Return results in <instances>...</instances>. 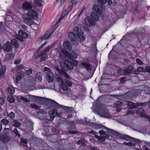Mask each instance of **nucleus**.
Masks as SVG:
<instances>
[{
    "label": "nucleus",
    "instance_id": "obj_5",
    "mask_svg": "<svg viewBox=\"0 0 150 150\" xmlns=\"http://www.w3.org/2000/svg\"><path fill=\"white\" fill-rule=\"evenodd\" d=\"M73 32L76 34V38H79L81 42H83L85 40V37L83 35V33L79 30L78 27H75L74 28Z\"/></svg>",
    "mask_w": 150,
    "mask_h": 150
},
{
    "label": "nucleus",
    "instance_id": "obj_25",
    "mask_svg": "<svg viewBox=\"0 0 150 150\" xmlns=\"http://www.w3.org/2000/svg\"><path fill=\"white\" fill-rule=\"evenodd\" d=\"M81 64L88 70H91L92 69V66L88 63L83 62Z\"/></svg>",
    "mask_w": 150,
    "mask_h": 150
},
{
    "label": "nucleus",
    "instance_id": "obj_23",
    "mask_svg": "<svg viewBox=\"0 0 150 150\" xmlns=\"http://www.w3.org/2000/svg\"><path fill=\"white\" fill-rule=\"evenodd\" d=\"M136 112L139 114L141 116H145V111L144 109L142 108H140L137 109Z\"/></svg>",
    "mask_w": 150,
    "mask_h": 150
},
{
    "label": "nucleus",
    "instance_id": "obj_59",
    "mask_svg": "<svg viewBox=\"0 0 150 150\" xmlns=\"http://www.w3.org/2000/svg\"><path fill=\"white\" fill-rule=\"evenodd\" d=\"M4 99L2 97H0V104L2 105L4 104Z\"/></svg>",
    "mask_w": 150,
    "mask_h": 150
},
{
    "label": "nucleus",
    "instance_id": "obj_10",
    "mask_svg": "<svg viewBox=\"0 0 150 150\" xmlns=\"http://www.w3.org/2000/svg\"><path fill=\"white\" fill-rule=\"evenodd\" d=\"M10 139V137L7 134H1L0 135V140L4 143H8Z\"/></svg>",
    "mask_w": 150,
    "mask_h": 150
},
{
    "label": "nucleus",
    "instance_id": "obj_42",
    "mask_svg": "<svg viewBox=\"0 0 150 150\" xmlns=\"http://www.w3.org/2000/svg\"><path fill=\"white\" fill-rule=\"evenodd\" d=\"M61 87L62 89L64 91H66L67 89V87L65 84L62 82L61 84Z\"/></svg>",
    "mask_w": 150,
    "mask_h": 150
},
{
    "label": "nucleus",
    "instance_id": "obj_32",
    "mask_svg": "<svg viewBox=\"0 0 150 150\" xmlns=\"http://www.w3.org/2000/svg\"><path fill=\"white\" fill-rule=\"evenodd\" d=\"M70 57L71 56L73 59H76L78 56V55L74 51H72L71 52Z\"/></svg>",
    "mask_w": 150,
    "mask_h": 150
},
{
    "label": "nucleus",
    "instance_id": "obj_1",
    "mask_svg": "<svg viewBox=\"0 0 150 150\" xmlns=\"http://www.w3.org/2000/svg\"><path fill=\"white\" fill-rule=\"evenodd\" d=\"M77 62L75 60H73L70 57L68 58V60H66L64 62H61L60 65L62 69L66 71H68L69 69H72L74 66H77Z\"/></svg>",
    "mask_w": 150,
    "mask_h": 150
},
{
    "label": "nucleus",
    "instance_id": "obj_28",
    "mask_svg": "<svg viewBox=\"0 0 150 150\" xmlns=\"http://www.w3.org/2000/svg\"><path fill=\"white\" fill-rule=\"evenodd\" d=\"M7 100L10 103H12L15 102V99L11 95L8 96L7 97Z\"/></svg>",
    "mask_w": 150,
    "mask_h": 150
},
{
    "label": "nucleus",
    "instance_id": "obj_3",
    "mask_svg": "<svg viewBox=\"0 0 150 150\" xmlns=\"http://www.w3.org/2000/svg\"><path fill=\"white\" fill-rule=\"evenodd\" d=\"M91 16L93 20L89 17L85 18V23L88 26L95 25L96 23L95 21H98L99 19L97 14L94 12H92L91 13Z\"/></svg>",
    "mask_w": 150,
    "mask_h": 150
},
{
    "label": "nucleus",
    "instance_id": "obj_57",
    "mask_svg": "<svg viewBox=\"0 0 150 150\" xmlns=\"http://www.w3.org/2000/svg\"><path fill=\"white\" fill-rule=\"evenodd\" d=\"M145 71L149 73H150V67H146L145 68Z\"/></svg>",
    "mask_w": 150,
    "mask_h": 150
},
{
    "label": "nucleus",
    "instance_id": "obj_7",
    "mask_svg": "<svg viewBox=\"0 0 150 150\" xmlns=\"http://www.w3.org/2000/svg\"><path fill=\"white\" fill-rule=\"evenodd\" d=\"M52 47V46H49L45 48L41 52L40 56L41 57L40 61H43L46 60L47 58L46 53L49 52Z\"/></svg>",
    "mask_w": 150,
    "mask_h": 150
},
{
    "label": "nucleus",
    "instance_id": "obj_15",
    "mask_svg": "<svg viewBox=\"0 0 150 150\" xmlns=\"http://www.w3.org/2000/svg\"><path fill=\"white\" fill-rule=\"evenodd\" d=\"M17 100L18 101H20L21 100L27 103L30 101V100L28 98V95L26 96V97H23L21 96H19L17 98Z\"/></svg>",
    "mask_w": 150,
    "mask_h": 150
},
{
    "label": "nucleus",
    "instance_id": "obj_51",
    "mask_svg": "<svg viewBox=\"0 0 150 150\" xmlns=\"http://www.w3.org/2000/svg\"><path fill=\"white\" fill-rule=\"evenodd\" d=\"M9 116L11 119H13L15 117V114L13 112H11L9 115Z\"/></svg>",
    "mask_w": 150,
    "mask_h": 150
},
{
    "label": "nucleus",
    "instance_id": "obj_22",
    "mask_svg": "<svg viewBox=\"0 0 150 150\" xmlns=\"http://www.w3.org/2000/svg\"><path fill=\"white\" fill-rule=\"evenodd\" d=\"M7 90L8 93L11 94H13L15 91L14 88L11 85L8 86Z\"/></svg>",
    "mask_w": 150,
    "mask_h": 150
},
{
    "label": "nucleus",
    "instance_id": "obj_29",
    "mask_svg": "<svg viewBox=\"0 0 150 150\" xmlns=\"http://www.w3.org/2000/svg\"><path fill=\"white\" fill-rule=\"evenodd\" d=\"M93 8L95 11L98 14H101L102 13V11L98 8V6H93Z\"/></svg>",
    "mask_w": 150,
    "mask_h": 150
},
{
    "label": "nucleus",
    "instance_id": "obj_52",
    "mask_svg": "<svg viewBox=\"0 0 150 150\" xmlns=\"http://www.w3.org/2000/svg\"><path fill=\"white\" fill-rule=\"evenodd\" d=\"M136 61L137 63L139 65H142L143 63V62L139 59H137Z\"/></svg>",
    "mask_w": 150,
    "mask_h": 150
},
{
    "label": "nucleus",
    "instance_id": "obj_47",
    "mask_svg": "<svg viewBox=\"0 0 150 150\" xmlns=\"http://www.w3.org/2000/svg\"><path fill=\"white\" fill-rule=\"evenodd\" d=\"M21 78V75H18L16 78V82L17 83H18L20 79Z\"/></svg>",
    "mask_w": 150,
    "mask_h": 150
},
{
    "label": "nucleus",
    "instance_id": "obj_17",
    "mask_svg": "<svg viewBox=\"0 0 150 150\" xmlns=\"http://www.w3.org/2000/svg\"><path fill=\"white\" fill-rule=\"evenodd\" d=\"M70 57V54L67 51H65L63 52L62 53H61L60 54V57L63 60L65 59L66 57H68V58H69Z\"/></svg>",
    "mask_w": 150,
    "mask_h": 150
},
{
    "label": "nucleus",
    "instance_id": "obj_6",
    "mask_svg": "<svg viewBox=\"0 0 150 150\" xmlns=\"http://www.w3.org/2000/svg\"><path fill=\"white\" fill-rule=\"evenodd\" d=\"M44 70L46 72L47 74V79L49 82H51L54 79V75L53 73L51 71V69L47 67L44 68Z\"/></svg>",
    "mask_w": 150,
    "mask_h": 150
},
{
    "label": "nucleus",
    "instance_id": "obj_55",
    "mask_svg": "<svg viewBox=\"0 0 150 150\" xmlns=\"http://www.w3.org/2000/svg\"><path fill=\"white\" fill-rule=\"evenodd\" d=\"M42 113L43 114H47V112L44 111L42 110H40V111L38 112V114L39 115H40V114Z\"/></svg>",
    "mask_w": 150,
    "mask_h": 150
},
{
    "label": "nucleus",
    "instance_id": "obj_44",
    "mask_svg": "<svg viewBox=\"0 0 150 150\" xmlns=\"http://www.w3.org/2000/svg\"><path fill=\"white\" fill-rule=\"evenodd\" d=\"M13 132L16 134V136L18 137H20V134L18 132L17 129L16 128H15L14 130L13 131Z\"/></svg>",
    "mask_w": 150,
    "mask_h": 150
},
{
    "label": "nucleus",
    "instance_id": "obj_30",
    "mask_svg": "<svg viewBox=\"0 0 150 150\" xmlns=\"http://www.w3.org/2000/svg\"><path fill=\"white\" fill-rule=\"evenodd\" d=\"M122 139H126V141H130L133 139V138L130 137L129 136L126 135H122L121 137Z\"/></svg>",
    "mask_w": 150,
    "mask_h": 150
},
{
    "label": "nucleus",
    "instance_id": "obj_19",
    "mask_svg": "<svg viewBox=\"0 0 150 150\" xmlns=\"http://www.w3.org/2000/svg\"><path fill=\"white\" fill-rule=\"evenodd\" d=\"M100 115L101 117L106 118H109L111 116L109 113V112L107 110H104L103 112H101Z\"/></svg>",
    "mask_w": 150,
    "mask_h": 150
},
{
    "label": "nucleus",
    "instance_id": "obj_24",
    "mask_svg": "<svg viewBox=\"0 0 150 150\" xmlns=\"http://www.w3.org/2000/svg\"><path fill=\"white\" fill-rule=\"evenodd\" d=\"M11 43L15 47H18L19 46L18 40L17 39H13L11 40Z\"/></svg>",
    "mask_w": 150,
    "mask_h": 150
},
{
    "label": "nucleus",
    "instance_id": "obj_61",
    "mask_svg": "<svg viewBox=\"0 0 150 150\" xmlns=\"http://www.w3.org/2000/svg\"><path fill=\"white\" fill-rule=\"evenodd\" d=\"M32 73V70L31 69H29L26 71V73L28 75H30Z\"/></svg>",
    "mask_w": 150,
    "mask_h": 150
},
{
    "label": "nucleus",
    "instance_id": "obj_64",
    "mask_svg": "<svg viewBox=\"0 0 150 150\" xmlns=\"http://www.w3.org/2000/svg\"><path fill=\"white\" fill-rule=\"evenodd\" d=\"M57 112V110L56 109H54L52 110V114L56 115Z\"/></svg>",
    "mask_w": 150,
    "mask_h": 150
},
{
    "label": "nucleus",
    "instance_id": "obj_14",
    "mask_svg": "<svg viewBox=\"0 0 150 150\" xmlns=\"http://www.w3.org/2000/svg\"><path fill=\"white\" fill-rule=\"evenodd\" d=\"M127 93H125V94L123 95H112V96L117 99L121 100H124L127 98H128L127 97Z\"/></svg>",
    "mask_w": 150,
    "mask_h": 150
},
{
    "label": "nucleus",
    "instance_id": "obj_18",
    "mask_svg": "<svg viewBox=\"0 0 150 150\" xmlns=\"http://www.w3.org/2000/svg\"><path fill=\"white\" fill-rule=\"evenodd\" d=\"M63 46L66 49H67L69 50L71 49L72 45L70 42L68 41H66L63 43Z\"/></svg>",
    "mask_w": 150,
    "mask_h": 150
},
{
    "label": "nucleus",
    "instance_id": "obj_38",
    "mask_svg": "<svg viewBox=\"0 0 150 150\" xmlns=\"http://www.w3.org/2000/svg\"><path fill=\"white\" fill-rule=\"evenodd\" d=\"M63 69V71H62V73H61V74H62L66 78L69 79V75L67 73L65 72L66 71H64L63 69Z\"/></svg>",
    "mask_w": 150,
    "mask_h": 150
},
{
    "label": "nucleus",
    "instance_id": "obj_63",
    "mask_svg": "<svg viewBox=\"0 0 150 150\" xmlns=\"http://www.w3.org/2000/svg\"><path fill=\"white\" fill-rule=\"evenodd\" d=\"M127 145L129 146H135V145L134 144L132 143L131 142H128Z\"/></svg>",
    "mask_w": 150,
    "mask_h": 150
},
{
    "label": "nucleus",
    "instance_id": "obj_41",
    "mask_svg": "<svg viewBox=\"0 0 150 150\" xmlns=\"http://www.w3.org/2000/svg\"><path fill=\"white\" fill-rule=\"evenodd\" d=\"M122 102L117 101L115 103L114 105L115 107H120L122 106Z\"/></svg>",
    "mask_w": 150,
    "mask_h": 150
},
{
    "label": "nucleus",
    "instance_id": "obj_50",
    "mask_svg": "<svg viewBox=\"0 0 150 150\" xmlns=\"http://www.w3.org/2000/svg\"><path fill=\"white\" fill-rule=\"evenodd\" d=\"M11 131V129L8 128H5L4 130V132L6 133V134H8Z\"/></svg>",
    "mask_w": 150,
    "mask_h": 150
},
{
    "label": "nucleus",
    "instance_id": "obj_35",
    "mask_svg": "<svg viewBox=\"0 0 150 150\" xmlns=\"http://www.w3.org/2000/svg\"><path fill=\"white\" fill-rule=\"evenodd\" d=\"M54 103H53V105L55 106L56 108H62V107H64L65 106H62L60 104H59L58 103L52 100H51Z\"/></svg>",
    "mask_w": 150,
    "mask_h": 150
},
{
    "label": "nucleus",
    "instance_id": "obj_26",
    "mask_svg": "<svg viewBox=\"0 0 150 150\" xmlns=\"http://www.w3.org/2000/svg\"><path fill=\"white\" fill-rule=\"evenodd\" d=\"M11 124L12 125L16 127H18L21 125L20 122L16 120H13L11 122Z\"/></svg>",
    "mask_w": 150,
    "mask_h": 150
},
{
    "label": "nucleus",
    "instance_id": "obj_9",
    "mask_svg": "<svg viewBox=\"0 0 150 150\" xmlns=\"http://www.w3.org/2000/svg\"><path fill=\"white\" fill-rule=\"evenodd\" d=\"M3 48L4 50L6 51L11 52L13 50V46L11 42H7L4 44Z\"/></svg>",
    "mask_w": 150,
    "mask_h": 150
},
{
    "label": "nucleus",
    "instance_id": "obj_4",
    "mask_svg": "<svg viewBox=\"0 0 150 150\" xmlns=\"http://www.w3.org/2000/svg\"><path fill=\"white\" fill-rule=\"evenodd\" d=\"M99 133L100 134V136L95 135V137L98 139V141L100 143H103L105 141L106 139L109 137V135L107 134L106 132L102 130H100Z\"/></svg>",
    "mask_w": 150,
    "mask_h": 150
},
{
    "label": "nucleus",
    "instance_id": "obj_45",
    "mask_svg": "<svg viewBox=\"0 0 150 150\" xmlns=\"http://www.w3.org/2000/svg\"><path fill=\"white\" fill-rule=\"evenodd\" d=\"M137 71L139 72H142L145 71V69L142 67L138 68L137 69Z\"/></svg>",
    "mask_w": 150,
    "mask_h": 150
},
{
    "label": "nucleus",
    "instance_id": "obj_53",
    "mask_svg": "<svg viewBox=\"0 0 150 150\" xmlns=\"http://www.w3.org/2000/svg\"><path fill=\"white\" fill-rule=\"evenodd\" d=\"M123 71L124 70H123L120 69H119L117 71V73L120 75H124Z\"/></svg>",
    "mask_w": 150,
    "mask_h": 150
},
{
    "label": "nucleus",
    "instance_id": "obj_31",
    "mask_svg": "<svg viewBox=\"0 0 150 150\" xmlns=\"http://www.w3.org/2000/svg\"><path fill=\"white\" fill-rule=\"evenodd\" d=\"M36 79H38L39 81H41L42 79V74L40 72L37 73L36 75Z\"/></svg>",
    "mask_w": 150,
    "mask_h": 150
},
{
    "label": "nucleus",
    "instance_id": "obj_11",
    "mask_svg": "<svg viewBox=\"0 0 150 150\" xmlns=\"http://www.w3.org/2000/svg\"><path fill=\"white\" fill-rule=\"evenodd\" d=\"M54 32V30H52V32H47L45 33V34L42 37H40L39 38V40H45L48 39L50 38Z\"/></svg>",
    "mask_w": 150,
    "mask_h": 150
},
{
    "label": "nucleus",
    "instance_id": "obj_49",
    "mask_svg": "<svg viewBox=\"0 0 150 150\" xmlns=\"http://www.w3.org/2000/svg\"><path fill=\"white\" fill-rule=\"evenodd\" d=\"M98 1L101 5H103L106 3V0H98Z\"/></svg>",
    "mask_w": 150,
    "mask_h": 150
},
{
    "label": "nucleus",
    "instance_id": "obj_54",
    "mask_svg": "<svg viewBox=\"0 0 150 150\" xmlns=\"http://www.w3.org/2000/svg\"><path fill=\"white\" fill-rule=\"evenodd\" d=\"M78 0H71V3L74 6L78 3Z\"/></svg>",
    "mask_w": 150,
    "mask_h": 150
},
{
    "label": "nucleus",
    "instance_id": "obj_56",
    "mask_svg": "<svg viewBox=\"0 0 150 150\" xmlns=\"http://www.w3.org/2000/svg\"><path fill=\"white\" fill-rule=\"evenodd\" d=\"M66 84L69 86L70 87L72 85L71 83L69 81L66 80L65 81Z\"/></svg>",
    "mask_w": 150,
    "mask_h": 150
},
{
    "label": "nucleus",
    "instance_id": "obj_13",
    "mask_svg": "<svg viewBox=\"0 0 150 150\" xmlns=\"http://www.w3.org/2000/svg\"><path fill=\"white\" fill-rule=\"evenodd\" d=\"M32 7L31 4L28 2H25L23 4L22 8L24 10L30 9Z\"/></svg>",
    "mask_w": 150,
    "mask_h": 150
},
{
    "label": "nucleus",
    "instance_id": "obj_40",
    "mask_svg": "<svg viewBox=\"0 0 150 150\" xmlns=\"http://www.w3.org/2000/svg\"><path fill=\"white\" fill-rule=\"evenodd\" d=\"M67 13V11L66 10L64 11V12L62 13L61 16L59 18V21L61 20L63 17L65 16Z\"/></svg>",
    "mask_w": 150,
    "mask_h": 150
},
{
    "label": "nucleus",
    "instance_id": "obj_8",
    "mask_svg": "<svg viewBox=\"0 0 150 150\" xmlns=\"http://www.w3.org/2000/svg\"><path fill=\"white\" fill-rule=\"evenodd\" d=\"M144 105H147L148 104V103H134L131 102H127L126 105H128L129 108H136V106H139Z\"/></svg>",
    "mask_w": 150,
    "mask_h": 150
},
{
    "label": "nucleus",
    "instance_id": "obj_16",
    "mask_svg": "<svg viewBox=\"0 0 150 150\" xmlns=\"http://www.w3.org/2000/svg\"><path fill=\"white\" fill-rule=\"evenodd\" d=\"M133 70V68L132 66H129L127 68L124 70V75H126L131 73Z\"/></svg>",
    "mask_w": 150,
    "mask_h": 150
},
{
    "label": "nucleus",
    "instance_id": "obj_21",
    "mask_svg": "<svg viewBox=\"0 0 150 150\" xmlns=\"http://www.w3.org/2000/svg\"><path fill=\"white\" fill-rule=\"evenodd\" d=\"M6 71V67L5 66H2L0 69V78H2Z\"/></svg>",
    "mask_w": 150,
    "mask_h": 150
},
{
    "label": "nucleus",
    "instance_id": "obj_27",
    "mask_svg": "<svg viewBox=\"0 0 150 150\" xmlns=\"http://www.w3.org/2000/svg\"><path fill=\"white\" fill-rule=\"evenodd\" d=\"M86 142L85 140L82 139H81L79 140L77 142V144L79 145L81 144V146H84L86 145Z\"/></svg>",
    "mask_w": 150,
    "mask_h": 150
},
{
    "label": "nucleus",
    "instance_id": "obj_46",
    "mask_svg": "<svg viewBox=\"0 0 150 150\" xmlns=\"http://www.w3.org/2000/svg\"><path fill=\"white\" fill-rule=\"evenodd\" d=\"M51 112L49 111V113L50 114V120L51 121H53L54 120V114L52 113H50Z\"/></svg>",
    "mask_w": 150,
    "mask_h": 150
},
{
    "label": "nucleus",
    "instance_id": "obj_33",
    "mask_svg": "<svg viewBox=\"0 0 150 150\" xmlns=\"http://www.w3.org/2000/svg\"><path fill=\"white\" fill-rule=\"evenodd\" d=\"M67 112L68 113H74V111L72 107H65Z\"/></svg>",
    "mask_w": 150,
    "mask_h": 150
},
{
    "label": "nucleus",
    "instance_id": "obj_48",
    "mask_svg": "<svg viewBox=\"0 0 150 150\" xmlns=\"http://www.w3.org/2000/svg\"><path fill=\"white\" fill-rule=\"evenodd\" d=\"M126 77H122L120 78V81L121 83H124L126 81Z\"/></svg>",
    "mask_w": 150,
    "mask_h": 150
},
{
    "label": "nucleus",
    "instance_id": "obj_34",
    "mask_svg": "<svg viewBox=\"0 0 150 150\" xmlns=\"http://www.w3.org/2000/svg\"><path fill=\"white\" fill-rule=\"evenodd\" d=\"M13 59V57L11 54H7L6 55L5 60L6 61H10Z\"/></svg>",
    "mask_w": 150,
    "mask_h": 150
},
{
    "label": "nucleus",
    "instance_id": "obj_12",
    "mask_svg": "<svg viewBox=\"0 0 150 150\" xmlns=\"http://www.w3.org/2000/svg\"><path fill=\"white\" fill-rule=\"evenodd\" d=\"M68 34L69 37L72 41L73 44L76 43L75 42L76 41V34H75L74 32L73 33L71 32H68Z\"/></svg>",
    "mask_w": 150,
    "mask_h": 150
},
{
    "label": "nucleus",
    "instance_id": "obj_2",
    "mask_svg": "<svg viewBox=\"0 0 150 150\" xmlns=\"http://www.w3.org/2000/svg\"><path fill=\"white\" fill-rule=\"evenodd\" d=\"M38 16L37 12L34 10L30 9L28 10L27 13L23 15L22 17L25 23L28 24L30 23L32 20L36 19Z\"/></svg>",
    "mask_w": 150,
    "mask_h": 150
},
{
    "label": "nucleus",
    "instance_id": "obj_60",
    "mask_svg": "<svg viewBox=\"0 0 150 150\" xmlns=\"http://www.w3.org/2000/svg\"><path fill=\"white\" fill-rule=\"evenodd\" d=\"M55 68L56 70H57L59 73L60 74H61L62 73V71H63V69L61 71L59 69V68L57 66H56Z\"/></svg>",
    "mask_w": 150,
    "mask_h": 150
},
{
    "label": "nucleus",
    "instance_id": "obj_58",
    "mask_svg": "<svg viewBox=\"0 0 150 150\" xmlns=\"http://www.w3.org/2000/svg\"><path fill=\"white\" fill-rule=\"evenodd\" d=\"M134 113V110H128L126 115H129L131 114H133Z\"/></svg>",
    "mask_w": 150,
    "mask_h": 150
},
{
    "label": "nucleus",
    "instance_id": "obj_36",
    "mask_svg": "<svg viewBox=\"0 0 150 150\" xmlns=\"http://www.w3.org/2000/svg\"><path fill=\"white\" fill-rule=\"evenodd\" d=\"M27 142L28 141L26 139L23 138L21 139V143L24 146H27Z\"/></svg>",
    "mask_w": 150,
    "mask_h": 150
},
{
    "label": "nucleus",
    "instance_id": "obj_62",
    "mask_svg": "<svg viewBox=\"0 0 150 150\" xmlns=\"http://www.w3.org/2000/svg\"><path fill=\"white\" fill-rule=\"evenodd\" d=\"M20 26L23 29L26 30L27 29V27L25 25H20Z\"/></svg>",
    "mask_w": 150,
    "mask_h": 150
},
{
    "label": "nucleus",
    "instance_id": "obj_39",
    "mask_svg": "<svg viewBox=\"0 0 150 150\" xmlns=\"http://www.w3.org/2000/svg\"><path fill=\"white\" fill-rule=\"evenodd\" d=\"M1 121L2 123L5 125H7L9 122V121L8 120L4 118L2 119Z\"/></svg>",
    "mask_w": 150,
    "mask_h": 150
},
{
    "label": "nucleus",
    "instance_id": "obj_20",
    "mask_svg": "<svg viewBox=\"0 0 150 150\" xmlns=\"http://www.w3.org/2000/svg\"><path fill=\"white\" fill-rule=\"evenodd\" d=\"M18 35L21 38H28V35L25 33L24 32L21 30H20L18 31Z\"/></svg>",
    "mask_w": 150,
    "mask_h": 150
},
{
    "label": "nucleus",
    "instance_id": "obj_43",
    "mask_svg": "<svg viewBox=\"0 0 150 150\" xmlns=\"http://www.w3.org/2000/svg\"><path fill=\"white\" fill-rule=\"evenodd\" d=\"M31 108L36 109H39L40 108V107L36 105L35 104H33L30 105Z\"/></svg>",
    "mask_w": 150,
    "mask_h": 150
},
{
    "label": "nucleus",
    "instance_id": "obj_37",
    "mask_svg": "<svg viewBox=\"0 0 150 150\" xmlns=\"http://www.w3.org/2000/svg\"><path fill=\"white\" fill-rule=\"evenodd\" d=\"M28 96L29 99H30V100H34L36 98H38L42 99H43V98L41 97H37L34 96H32L31 95H28Z\"/></svg>",
    "mask_w": 150,
    "mask_h": 150
}]
</instances>
